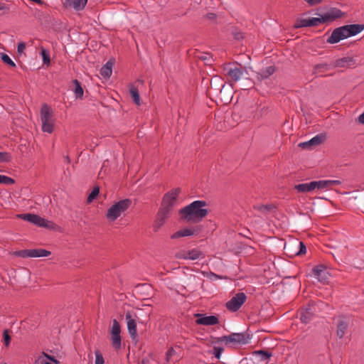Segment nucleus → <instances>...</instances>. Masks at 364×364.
Returning <instances> with one entry per match:
<instances>
[{"label": "nucleus", "mask_w": 364, "mask_h": 364, "mask_svg": "<svg viewBox=\"0 0 364 364\" xmlns=\"http://www.w3.org/2000/svg\"><path fill=\"white\" fill-rule=\"evenodd\" d=\"M204 200H195L180 209L181 220L188 223H198L206 217L208 210Z\"/></svg>", "instance_id": "f257e3e1"}, {"label": "nucleus", "mask_w": 364, "mask_h": 364, "mask_svg": "<svg viewBox=\"0 0 364 364\" xmlns=\"http://www.w3.org/2000/svg\"><path fill=\"white\" fill-rule=\"evenodd\" d=\"M364 30L363 24H350L338 27L333 31L326 41L328 43H337L341 40L354 36Z\"/></svg>", "instance_id": "f03ea898"}, {"label": "nucleus", "mask_w": 364, "mask_h": 364, "mask_svg": "<svg viewBox=\"0 0 364 364\" xmlns=\"http://www.w3.org/2000/svg\"><path fill=\"white\" fill-rule=\"evenodd\" d=\"M40 119L42 131L51 134L54 129L55 119L52 109L46 104H44L41 109Z\"/></svg>", "instance_id": "7ed1b4c3"}, {"label": "nucleus", "mask_w": 364, "mask_h": 364, "mask_svg": "<svg viewBox=\"0 0 364 364\" xmlns=\"http://www.w3.org/2000/svg\"><path fill=\"white\" fill-rule=\"evenodd\" d=\"M132 201L128 198L115 202L107 209V219L110 222H114L130 207Z\"/></svg>", "instance_id": "20e7f679"}, {"label": "nucleus", "mask_w": 364, "mask_h": 364, "mask_svg": "<svg viewBox=\"0 0 364 364\" xmlns=\"http://www.w3.org/2000/svg\"><path fill=\"white\" fill-rule=\"evenodd\" d=\"M18 218L29 222L38 227L46 228L49 230H55L58 225L54 223L47 220L38 215L26 213L17 215Z\"/></svg>", "instance_id": "39448f33"}, {"label": "nucleus", "mask_w": 364, "mask_h": 364, "mask_svg": "<svg viewBox=\"0 0 364 364\" xmlns=\"http://www.w3.org/2000/svg\"><path fill=\"white\" fill-rule=\"evenodd\" d=\"M223 72L230 82H237L245 76V73L247 75V70L239 65H225Z\"/></svg>", "instance_id": "423d86ee"}, {"label": "nucleus", "mask_w": 364, "mask_h": 364, "mask_svg": "<svg viewBox=\"0 0 364 364\" xmlns=\"http://www.w3.org/2000/svg\"><path fill=\"white\" fill-rule=\"evenodd\" d=\"M326 139V136L324 134H320L309 141L301 142L298 144V146L303 150H313L323 144Z\"/></svg>", "instance_id": "0eeeda50"}, {"label": "nucleus", "mask_w": 364, "mask_h": 364, "mask_svg": "<svg viewBox=\"0 0 364 364\" xmlns=\"http://www.w3.org/2000/svg\"><path fill=\"white\" fill-rule=\"evenodd\" d=\"M138 317L134 312L127 311L125 314V320L127 326L128 332L132 338L136 336V320Z\"/></svg>", "instance_id": "6e6552de"}, {"label": "nucleus", "mask_w": 364, "mask_h": 364, "mask_svg": "<svg viewBox=\"0 0 364 364\" xmlns=\"http://www.w3.org/2000/svg\"><path fill=\"white\" fill-rule=\"evenodd\" d=\"M120 325L116 319H114L110 333L112 344L115 349H119L121 348L122 340L120 336Z\"/></svg>", "instance_id": "1a4fd4ad"}, {"label": "nucleus", "mask_w": 364, "mask_h": 364, "mask_svg": "<svg viewBox=\"0 0 364 364\" xmlns=\"http://www.w3.org/2000/svg\"><path fill=\"white\" fill-rule=\"evenodd\" d=\"M246 299L244 293H237L226 304V307L231 311H236L245 303Z\"/></svg>", "instance_id": "9d476101"}, {"label": "nucleus", "mask_w": 364, "mask_h": 364, "mask_svg": "<svg viewBox=\"0 0 364 364\" xmlns=\"http://www.w3.org/2000/svg\"><path fill=\"white\" fill-rule=\"evenodd\" d=\"M202 230L201 225H196L191 228L181 229L171 235V239H178L182 237L197 235Z\"/></svg>", "instance_id": "9b49d317"}, {"label": "nucleus", "mask_w": 364, "mask_h": 364, "mask_svg": "<svg viewBox=\"0 0 364 364\" xmlns=\"http://www.w3.org/2000/svg\"><path fill=\"white\" fill-rule=\"evenodd\" d=\"M181 192V188H174L170 191L167 192L163 197L162 203L173 208L175 205L178 196Z\"/></svg>", "instance_id": "f8f14e48"}, {"label": "nucleus", "mask_w": 364, "mask_h": 364, "mask_svg": "<svg viewBox=\"0 0 364 364\" xmlns=\"http://www.w3.org/2000/svg\"><path fill=\"white\" fill-rule=\"evenodd\" d=\"M311 276L316 278L318 282L325 283L328 279L329 274L326 267L320 264L312 269Z\"/></svg>", "instance_id": "ddd939ff"}, {"label": "nucleus", "mask_w": 364, "mask_h": 364, "mask_svg": "<svg viewBox=\"0 0 364 364\" xmlns=\"http://www.w3.org/2000/svg\"><path fill=\"white\" fill-rule=\"evenodd\" d=\"M220 341L225 342L226 344H245L247 343V337L244 333H232L229 336L221 337Z\"/></svg>", "instance_id": "4468645a"}, {"label": "nucleus", "mask_w": 364, "mask_h": 364, "mask_svg": "<svg viewBox=\"0 0 364 364\" xmlns=\"http://www.w3.org/2000/svg\"><path fill=\"white\" fill-rule=\"evenodd\" d=\"M203 257V252L198 249H193L189 251L180 252L176 255V257L178 259L191 260H196Z\"/></svg>", "instance_id": "2eb2a0df"}, {"label": "nucleus", "mask_w": 364, "mask_h": 364, "mask_svg": "<svg viewBox=\"0 0 364 364\" xmlns=\"http://www.w3.org/2000/svg\"><path fill=\"white\" fill-rule=\"evenodd\" d=\"M298 314L301 322L308 323L314 317V307L309 305L307 307L300 309Z\"/></svg>", "instance_id": "dca6fc26"}, {"label": "nucleus", "mask_w": 364, "mask_h": 364, "mask_svg": "<svg viewBox=\"0 0 364 364\" xmlns=\"http://www.w3.org/2000/svg\"><path fill=\"white\" fill-rule=\"evenodd\" d=\"M196 316L198 317L196 321L197 324L204 325V326H213L218 323V318L215 316H203L200 314H196Z\"/></svg>", "instance_id": "f3484780"}, {"label": "nucleus", "mask_w": 364, "mask_h": 364, "mask_svg": "<svg viewBox=\"0 0 364 364\" xmlns=\"http://www.w3.org/2000/svg\"><path fill=\"white\" fill-rule=\"evenodd\" d=\"M355 64V59L350 56H346L332 62V65L333 68H348L354 65Z\"/></svg>", "instance_id": "a211bd4d"}, {"label": "nucleus", "mask_w": 364, "mask_h": 364, "mask_svg": "<svg viewBox=\"0 0 364 364\" xmlns=\"http://www.w3.org/2000/svg\"><path fill=\"white\" fill-rule=\"evenodd\" d=\"M348 327V318L344 316H340L337 321V336L342 338L347 333Z\"/></svg>", "instance_id": "6ab92c4d"}, {"label": "nucleus", "mask_w": 364, "mask_h": 364, "mask_svg": "<svg viewBox=\"0 0 364 364\" xmlns=\"http://www.w3.org/2000/svg\"><path fill=\"white\" fill-rule=\"evenodd\" d=\"M343 13L338 9H331L323 15H322L323 21H331L336 18H341Z\"/></svg>", "instance_id": "aec40b11"}, {"label": "nucleus", "mask_w": 364, "mask_h": 364, "mask_svg": "<svg viewBox=\"0 0 364 364\" xmlns=\"http://www.w3.org/2000/svg\"><path fill=\"white\" fill-rule=\"evenodd\" d=\"M34 364H60V362L55 359L54 357L43 353L41 355H39L36 359Z\"/></svg>", "instance_id": "412c9836"}, {"label": "nucleus", "mask_w": 364, "mask_h": 364, "mask_svg": "<svg viewBox=\"0 0 364 364\" xmlns=\"http://www.w3.org/2000/svg\"><path fill=\"white\" fill-rule=\"evenodd\" d=\"M87 0H65L63 5L65 7H73L76 11H80L84 9Z\"/></svg>", "instance_id": "4be33fe9"}, {"label": "nucleus", "mask_w": 364, "mask_h": 364, "mask_svg": "<svg viewBox=\"0 0 364 364\" xmlns=\"http://www.w3.org/2000/svg\"><path fill=\"white\" fill-rule=\"evenodd\" d=\"M114 63V60H109L102 67L100 73L103 78L108 79L111 76Z\"/></svg>", "instance_id": "5701e85b"}, {"label": "nucleus", "mask_w": 364, "mask_h": 364, "mask_svg": "<svg viewBox=\"0 0 364 364\" xmlns=\"http://www.w3.org/2000/svg\"><path fill=\"white\" fill-rule=\"evenodd\" d=\"M315 182L311 181L310 183H300L296 185L294 188L301 193H307L316 189Z\"/></svg>", "instance_id": "b1692460"}, {"label": "nucleus", "mask_w": 364, "mask_h": 364, "mask_svg": "<svg viewBox=\"0 0 364 364\" xmlns=\"http://www.w3.org/2000/svg\"><path fill=\"white\" fill-rule=\"evenodd\" d=\"M332 62L330 64L323 63L317 64L314 68V73L318 75H322V73L327 72L333 68Z\"/></svg>", "instance_id": "393cba45"}, {"label": "nucleus", "mask_w": 364, "mask_h": 364, "mask_svg": "<svg viewBox=\"0 0 364 364\" xmlns=\"http://www.w3.org/2000/svg\"><path fill=\"white\" fill-rule=\"evenodd\" d=\"M51 252L44 249H31L30 257H43L50 255Z\"/></svg>", "instance_id": "a878e982"}, {"label": "nucleus", "mask_w": 364, "mask_h": 364, "mask_svg": "<svg viewBox=\"0 0 364 364\" xmlns=\"http://www.w3.org/2000/svg\"><path fill=\"white\" fill-rule=\"evenodd\" d=\"M73 84L74 85L73 91L76 99H82L84 91L80 82L77 80H73Z\"/></svg>", "instance_id": "bb28decb"}, {"label": "nucleus", "mask_w": 364, "mask_h": 364, "mask_svg": "<svg viewBox=\"0 0 364 364\" xmlns=\"http://www.w3.org/2000/svg\"><path fill=\"white\" fill-rule=\"evenodd\" d=\"M172 208L161 203V207L158 212V215L161 218L167 219L169 217Z\"/></svg>", "instance_id": "cd10ccee"}, {"label": "nucleus", "mask_w": 364, "mask_h": 364, "mask_svg": "<svg viewBox=\"0 0 364 364\" xmlns=\"http://www.w3.org/2000/svg\"><path fill=\"white\" fill-rule=\"evenodd\" d=\"M129 92L134 102L138 105H140V97L137 88L134 86H131Z\"/></svg>", "instance_id": "c85d7f7f"}, {"label": "nucleus", "mask_w": 364, "mask_h": 364, "mask_svg": "<svg viewBox=\"0 0 364 364\" xmlns=\"http://www.w3.org/2000/svg\"><path fill=\"white\" fill-rule=\"evenodd\" d=\"M0 58L1 60L6 65L15 68L16 64L11 59V58L6 53H0Z\"/></svg>", "instance_id": "c756f323"}, {"label": "nucleus", "mask_w": 364, "mask_h": 364, "mask_svg": "<svg viewBox=\"0 0 364 364\" xmlns=\"http://www.w3.org/2000/svg\"><path fill=\"white\" fill-rule=\"evenodd\" d=\"M254 208L258 210L262 213H268L272 211V207L269 205H256L254 206Z\"/></svg>", "instance_id": "7c9ffc66"}, {"label": "nucleus", "mask_w": 364, "mask_h": 364, "mask_svg": "<svg viewBox=\"0 0 364 364\" xmlns=\"http://www.w3.org/2000/svg\"><path fill=\"white\" fill-rule=\"evenodd\" d=\"M296 248L298 249L296 252H295L296 255H301L303 254H305L306 252V247L304 242H297L295 244Z\"/></svg>", "instance_id": "2f4dec72"}, {"label": "nucleus", "mask_w": 364, "mask_h": 364, "mask_svg": "<svg viewBox=\"0 0 364 364\" xmlns=\"http://www.w3.org/2000/svg\"><path fill=\"white\" fill-rule=\"evenodd\" d=\"M99 193L100 188L98 186H95L87 197V203H90L94 199H95V198L98 196Z\"/></svg>", "instance_id": "473e14b6"}, {"label": "nucleus", "mask_w": 364, "mask_h": 364, "mask_svg": "<svg viewBox=\"0 0 364 364\" xmlns=\"http://www.w3.org/2000/svg\"><path fill=\"white\" fill-rule=\"evenodd\" d=\"M316 188L318 190H329L326 180L314 181Z\"/></svg>", "instance_id": "72a5a7b5"}, {"label": "nucleus", "mask_w": 364, "mask_h": 364, "mask_svg": "<svg viewBox=\"0 0 364 364\" xmlns=\"http://www.w3.org/2000/svg\"><path fill=\"white\" fill-rule=\"evenodd\" d=\"M307 26H310L309 18H308V19H299V20H298L296 22V23L294 25V28H302V27H307Z\"/></svg>", "instance_id": "f704fd0d"}, {"label": "nucleus", "mask_w": 364, "mask_h": 364, "mask_svg": "<svg viewBox=\"0 0 364 364\" xmlns=\"http://www.w3.org/2000/svg\"><path fill=\"white\" fill-rule=\"evenodd\" d=\"M14 256L20 257H30V250H23L19 251H16L13 253Z\"/></svg>", "instance_id": "c9c22d12"}, {"label": "nucleus", "mask_w": 364, "mask_h": 364, "mask_svg": "<svg viewBox=\"0 0 364 364\" xmlns=\"http://www.w3.org/2000/svg\"><path fill=\"white\" fill-rule=\"evenodd\" d=\"M255 355H261L262 359H269L272 357V353L264 350H257L254 353Z\"/></svg>", "instance_id": "e433bc0d"}, {"label": "nucleus", "mask_w": 364, "mask_h": 364, "mask_svg": "<svg viewBox=\"0 0 364 364\" xmlns=\"http://www.w3.org/2000/svg\"><path fill=\"white\" fill-rule=\"evenodd\" d=\"M95 364H105V359L102 356V354L100 353V350H95Z\"/></svg>", "instance_id": "4c0bfd02"}, {"label": "nucleus", "mask_w": 364, "mask_h": 364, "mask_svg": "<svg viewBox=\"0 0 364 364\" xmlns=\"http://www.w3.org/2000/svg\"><path fill=\"white\" fill-rule=\"evenodd\" d=\"M165 221L166 219L161 218V217H159L157 215V218L154 225L155 230H158L159 229H160L164 225Z\"/></svg>", "instance_id": "58836bf2"}, {"label": "nucleus", "mask_w": 364, "mask_h": 364, "mask_svg": "<svg viewBox=\"0 0 364 364\" xmlns=\"http://www.w3.org/2000/svg\"><path fill=\"white\" fill-rule=\"evenodd\" d=\"M273 73L272 67H268L265 70H263L261 73L262 78H268Z\"/></svg>", "instance_id": "ea45409f"}, {"label": "nucleus", "mask_w": 364, "mask_h": 364, "mask_svg": "<svg viewBox=\"0 0 364 364\" xmlns=\"http://www.w3.org/2000/svg\"><path fill=\"white\" fill-rule=\"evenodd\" d=\"M14 183V181L6 176L0 175V183L2 184H12Z\"/></svg>", "instance_id": "a19ab883"}, {"label": "nucleus", "mask_w": 364, "mask_h": 364, "mask_svg": "<svg viewBox=\"0 0 364 364\" xmlns=\"http://www.w3.org/2000/svg\"><path fill=\"white\" fill-rule=\"evenodd\" d=\"M322 17L321 18H309V24L310 26H315L319 25L321 23H323Z\"/></svg>", "instance_id": "79ce46f5"}, {"label": "nucleus", "mask_w": 364, "mask_h": 364, "mask_svg": "<svg viewBox=\"0 0 364 364\" xmlns=\"http://www.w3.org/2000/svg\"><path fill=\"white\" fill-rule=\"evenodd\" d=\"M4 341L6 346H9L11 341V336L9 334L8 330H4L3 333Z\"/></svg>", "instance_id": "37998d69"}, {"label": "nucleus", "mask_w": 364, "mask_h": 364, "mask_svg": "<svg viewBox=\"0 0 364 364\" xmlns=\"http://www.w3.org/2000/svg\"><path fill=\"white\" fill-rule=\"evenodd\" d=\"M41 55H42L43 63L45 64H48L50 63V55L46 51V50L43 48L41 49Z\"/></svg>", "instance_id": "c03bdc74"}, {"label": "nucleus", "mask_w": 364, "mask_h": 364, "mask_svg": "<svg viewBox=\"0 0 364 364\" xmlns=\"http://www.w3.org/2000/svg\"><path fill=\"white\" fill-rule=\"evenodd\" d=\"M274 246L279 248H283L284 250H286L287 245L284 242V241L282 239L277 238L276 243H274Z\"/></svg>", "instance_id": "a18cd8bd"}, {"label": "nucleus", "mask_w": 364, "mask_h": 364, "mask_svg": "<svg viewBox=\"0 0 364 364\" xmlns=\"http://www.w3.org/2000/svg\"><path fill=\"white\" fill-rule=\"evenodd\" d=\"M328 188L331 189L332 186L340 185L341 182L338 180H326Z\"/></svg>", "instance_id": "49530a36"}, {"label": "nucleus", "mask_w": 364, "mask_h": 364, "mask_svg": "<svg viewBox=\"0 0 364 364\" xmlns=\"http://www.w3.org/2000/svg\"><path fill=\"white\" fill-rule=\"evenodd\" d=\"M198 58L200 59H201L202 60H203L205 63H209L210 62V54H208V53H205V54H202L200 56H198Z\"/></svg>", "instance_id": "de8ad7c7"}, {"label": "nucleus", "mask_w": 364, "mask_h": 364, "mask_svg": "<svg viewBox=\"0 0 364 364\" xmlns=\"http://www.w3.org/2000/svg\"><path fill=\"white\" fill-rule=\"evenodd\" d=\"M26 49V44L23 42H21L18 44L17 51L18 53L22 54Z\"/></svg>", "instance_id": "09e8293b"}, {"label": "nucleus", "mask_w": 364, "mask_h": 364, "mask_svg": "<svg viewBox=\"0 0 364 364\" xmlns=\"http://www.w3.org/2000/svg\"><path fill=\"white\" fill-rule=\"evenodd\" d=\"M222 351H223V348H218V347H214V355L217 358H220Z\"/></svg>", "instance_id": "8fccbe9b"}, {"label": "nucleus", "mask_w": 364, "mask_h": 364, "mask_svg": "<svg viewBox=\"0 0 364 364\" xmlns=\"http://www.w3.org/2000/svg\"><path fill=\"white\" fill-rule=\"evenodd\" d=\"M175 353V350L173 348H171L166 353V360L168 362L171 356Z\"/></svg>", "instance_id": "3c124183"}, {"label": "nucleus", "mask_w": 364, "mask_h": 364, "mask_svg": "<svg viewBox=\"0 0 364 364\" xmlns=\"http://www.w3.org/2000/svg\"><path fill=\"white\" fill-rule=\"evenodd\" d=\"M306 3H308L310 6H314L318 4H320L322 0H305Z\"/></svg>", "instance_id": "603ef678"}, {"label": "nucleus", "mask_w": 364, "mask_h": 364, "mask_svg": "<svg viewBox=\"0 0 364 364\" xmlns=\"http://www.w3.org/2000/svg\"><path fill=\"white\" fill-rule=\"evenodd\" d=\"M234 36H235V38L236 39H237V40H240V39H242V38H243L242 33H240V32H238V33H234Z\"/></svg>", "instance_id": "864d4df0"}, {"label": "nucleus", "mask_w": 364, "mask_h": 364, "mask_svg": "<svg viewBox=\"0 0 364 364\" xmlns=\"http://www.w3.org/2000/svg\"><path fill=\"white\" fill-rule=\"evenodd\" d=\"M358 122H359L360 124H364V112H363V113H362V114L358 117Z\"/></svg>", "instance_id": "5fc2aeb1"}, {"label": "nucleus", "mask_w": 364, "mask_h": 364, "mask_svg": "<svg viewBox=\"0 0 364 364\" xmlns=\"http://www.w3.org/2000/svg\"><path fill=\"white\" fill-rule=\"evenodd\" d=\"M8 156L6 152H0V159H7Z\"/></svg>", "instance_id": "6e6d98bb"}, {"label": "nucleus", "mask_w": 364, "mask_h": 364, "mask_svg": "<svg viewBox=\"0 0 364 364\" xmlns=\"http://www.w3.org/2000/svg\"><path fill=\"white\" fill-rule=\"evenodd\" d=\"M6 9V6L4 4H0V10H4Z\"/></svg>", "instance_id": "4d7b16f0"}, {"label": "nucleus", "mask_w": 364, "mask_h": 364, "mask_svg": "<svg viewBox=\"0 0 364 364\" xmlns=\"http://www.w3.org/2000/svg\"><path fill=\"white\" fill-rule=\"evenodd\" d=\"M208 17L209 18H214V17H215V14H209L208 15Z\"/></svg>", "instance_id": "13d9d810"}, {"label": "nucleus", "mask_w": 364, "mask_h": 364, "mask_svg": "<svg viewBox=\"0 0 364 364\" xmlns=\"http://www.w3.org/2000/svg\"><path fill=\"white\" fill-rule=\"evenodd\" d=\"M212 277H213V279H218V278H220V277H218V276L217 274H212Z\"/></svg>", "instance_id": "bf43d9fd"}, {"label": "nucleus", "mask_w": 364, "mask_h": 364, "mask_svg": "<svg viewBox=\"0 0 364 364\" xmlns=\"http://www.w3.org/2000/svg\"><path fill=\"white\" fill-rule=\"evenodd\" d=\"M5 364H6V363H5Z\"/></svg>", "instance_id": "052dcab7"}]
</instances>
